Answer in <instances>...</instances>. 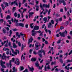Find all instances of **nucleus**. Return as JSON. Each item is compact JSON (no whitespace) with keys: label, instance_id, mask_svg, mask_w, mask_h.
Wrapping results in <instances>:
<instances>
[{"label":"nucleus","instance_id":"17","mask_svg":"<svg viewBox=\"0 0 72 72\" xmlns=\"http://www.w3.org/2000/svg\"><path fill=\"white\" fill-rule=\"evenodd\" d=\"M32 62H35L36 60V58H32L31 59Z\"/></svg>","mask_w":72,"mask_h":72},{"label":"nucleus","instance_id":"48","mask_svg":"<svg viewBox=\"0 0 72 72\" xmlns=\"http://www.w3.org/2000/svg\"><path fill=\"white\" fill-rule=\"evenodd\" d=\"M33 54L35 55H36V54H37V53L36 52V51L35 50L33 51Z\"/></svg>","mask_w":72,"mask_h":72},{"label":"nucleus","instance_id":"1","mask_svg":"<svg viewBox=\"0 0 72 72\" xmlns=\"http://www.w3.org/2000/svg\"><path fill=\"white\" fill-rule=\"evenodd\" d=\"M14 60H14V58H12V60H10V62H9V64L7 63L6 64L7 67H8V68L9 67V66H10V68H11V66H12V63H11V62H14Z\"/></svg>","mask_w":72,"mask_h":72},{"label":"nucleus","instance_id":"3","mask_svg":"<svg viewBox=\"0 0 72 72\" xmlns=\"http://www.w3.org/2000/svg\"><path fill=\"white\" fill-rule=\"evenodd\" d=\"M49 63H46V65L44 67V69L45 71H47L46 68L48 69H50V66L49 65Z\"/></svg>","mask_w":72,"mask_h":72},{"label":"nucleus","instance_id":"30","mask_svg":"<svg viewBox=\"0 0 72 72\" xmlns=\"http://www.w3.org/2000/svg\"><path fill=\"white\" fill-rule=\"evenodd\" d=\"M68 24H69V22L68 21H67L65 23V24L66 26H67Z\"/></svg>","mask_w":72,"mask_h":72},{"label":"nucleus","instance_id":"51","mask_svg":"<svg viewBox=\"0 0 72 72\" xmlns=\"http://www.w3.org/2000/svg\"><path fill=\"white\" fill-rule=\"evenodd\" d=\"M5 28H6V29L7 31H9V27H5Z\"/></svg>","mask_w":72,"mask_h":72},{"label":"nucleus","instance_id":"5","mask_svg":"<svg viewBox=\"0 0 72 72\" xmlns=\"http://www.w3.org/2000/svg\"><path fill=\"white\" fill-rule=\"evenodd\" d=\"M14 22L16 23L15 25L16 26H19V23H18V20H16V19H14Z\"/></svg>","mask_w":72,"mask_h":72},{"label":"nucleus","instance_id":"61","mask_svg":"<svg viewBox=\"0 0 72 72\" xmlns=\"http://www.w3.org/2000/svg\"><path fill=\"white\" fill-rule=\"evenodd\" d=\"M72 53V50H71L70 51V52L69 53L68 55H71V54Z\"/></svg>","mask_w":72,"mask_h":72},{"label":"nucleus","instance_id":"36","mask_svg":"<svg viewBox=\"0 0 72 72\" xmlns=\"http://www.w3.org/2000/svg\"><path fill=\"white\" fill-rule=\"evenodd\" d=\"M51 23L52 24H54V21H53V20H51Z\"/></svg>","mask_w":72,"mask_h":72},{"label":"nucleus","instance_id":"20","mask_svg":"<svg viewBox=\"0 0 72 72\" xmlns=\"http://www.w3.org/2000/svg\"><path fill=\"white\" fill-rule=\"evenodd\" d=\"M19 26H21L22 27H24V24L22 23H19Z\"/></svg>","mask_w":72,"mask_h":72},{"label":"nucleus","instance_id":"10","mask_svg":"<svg viewBox=\"0 0 72 72\" xmlns=\"http://www.w3.org/2000/svg\"><path fill=\"white\" fill-rule=\"evenodd\" d=\"M20 35L22 36V39H23V41H24V37H25V36H24V34H22V33H20Z\"/></svg>","mask_w":72,"mask_h":72},{"label":"nucleus","instance_id":"53","mask_svg":"<svg viewBox=\"0 0 72 72\" xmlns=\"http://www.w3.org/2000/svg\"><path fill=\"white\" fill-rule=\"evenodd\" d=\"M66 55V57H67L68 56V53L67 52L66 53H65L64 54V56H65Z\"/></svg>","mask_w":72,"mask_h":72},{"label":"nucleus","instance_id":"4","mask_svg":"<svg viewBox=\"0 0 72 72\" xmlns=\"http://www.w3.org/2000/svg\"><path fill=\"white\" fill-rule=\"evenodd\" d=\"M39 46H41V44H40L39 43L37 42H36V43L35 44V49L36 50H39Z\"/></svg>","mask_w":72,"mask_h":72},{"label":"nucleus","instance_id":"12","mask_svg":"<svg viewBox=\"0 0 72 72\" xmlns=\"http://www.w3.org/2000/svg\"><path fill=\"white\" fill-rule=\"evenodd\" d=\"M12 70L13 71L12 72H17V70L15 69V67H13L12 68Z\"/></svg>","mask_w":72,"mask_h":72},{"label":"nucleus","instance_id":"15","mask_svg":"<svg viewBox=\"0 0 72 72\" xmlns=\"http://www.w3.org/2000/svg\"><path fill=\"white\" fill-rule=\"evenodd\" d=\"M63 33V36H64V37H65L66 35H67V31H66V30H65V31L64 32H62Z\"/></svg>","mask_w":72,"mask_h":72},{"label":"nucleus","instance_id":"55","mask_svg":"<svg viewBox=\"0 0 72 72\" xmlns=\"http://www.w3.org/2000/svg\"><path fill=\"white\" fill-rule=\"evenodd\" d=\"M6 50H8L9 51V50L8 48H6L4 50V51H6Z\"/></svg>","mask_w":72,"mask_h":72},{"label":"nucleus","instance_id":"14","mask_svg":"<svg viewBox=\"0 0 72 72\" xmlns=\"http://www.w3.org/2000/svg\"><path fill=\"white\" fill-rule=\"evenodd\" d=\"M2 10H1V9L0 7V15H1V17L2 18H3V13H1V12Z\"/></svg>","mask_w":72,"mask_h":72},{"label":"nucleus","instance_id":"11","mask_svg":"<svg viewBox=\"0 0 72 72\" xmlns=\"http://www.w3.org/2000/svg\"><path fill=\"white\" fill-rule=\"evenodd\" d=\"M13 48H14V49H15L16 48H17V45H16L15 43H13Z\"/></svg>","mask_w":72,"mask_h":72},{"label":"nucleus","instance_id":"46","mask_svg":"<svg viewBox=\"0 0 72 72\" xmlns=\"http://www.w3.org/2000/svg\"><path fill=\"white\" fill-rule=\"evenodd\" d=\"M8 22H9V24H12V22H11V20H8Z\"/></svg>","mask_w":72,"mask_h":72},{"label":"nucleus","instance_id":"44","mask_svg":"<svg viewBox=\"0 0 72 72\" xmlns=\"http://www.w3.org/2000/svg\"><path fill=\"white\" fill-rule=\"evenodd\" d=\"M24 48V45H23V44H22V48H21V50H23Z\"/></svg>","mask_w":72,"mask_h":72},{"label":"nucleus","instance_id":"6","mask_svg":"<svg viewBox=\"0 0 72 72\" xmlns=\"http://www.w3.org/2000/svg\"><path fill=\"white\" fill-rule=\"evenodd\" d=\"M20 63V62L19 61V59L18 58H16V60L15 62V64H16L17 65V66H18L19 65V64Z\"/></svg>","mask_w":72,"mask_h":72},{"label":"nucleus","instance_id":"49","mask_svg":"<svg viewBox=\"0 0 72 72\" xmlns=\"http://www.w3.org/2000/svg\"><path fill=\"white\" fill-rule=\"evenodd\" d=\"M42 54V53H41L40 51H38V55H39V54Z\"/></svg>","mask_w":72,"mask_h":72},{"label":"nucleus","instance_id":"64","mask_svg":"<svg viewBox=\"0 0 72 72\" xmlns=\"http://www.w3.org/2000/svg\"><path fill=\"white\" fill-rule=\"evenodd\" d=\"M69 34L71 35V36H72V32L70 31L69 33Z\"/></svg>","mask_w":72,"mask_h":72},{"label":"nucleus","instance_id":"35","mask_svg":"<svg viewBox=\"0 0 72 72\" xmlns=\"http://www.w3.org/2000/svg\"><path fill=\"white\" fill-rule=\"evenodd\" d=\"M43 20L44 21H45L44 23H46L47 21V18H44L43 19Z\"/></svg>","mask_w":72,"mask_h":72},{"label":"nucleus","instance_id":"59","mask_svg":"<svg viewBox=\"0 0 72 72\" xmlns=\"http://www.w3.org/2000/svg\"><path fill=\"white\" fill-rule=\"evenodd\" d=\"M6 18H10V16L9 15H8L7 16V17Z\"/></svg>","mask_w":72,"mask_h":72},{"label":"nucleus","instance_id":"18","mask_svg":"<svg viewBox=\"0 0 72 72\" xmlns=\"http://www.w3.org/2000/svg\"><path fill=\"white\" fill-rule=\"evenodd\" d=\"M35 64L36 67H39V66H40V64H39V62L38 61H37Z\"/></svg>","mask_w":72,"mask_h":72},{"label":"nucleus","instance_id":"19","mask_svg":"<svg viewBox=\"0 0 72 72\" xmlns=\"http://www.w3.org/2000/svg\"><path fill=\"white\" fill-rule=\"evenodd\" d=\"M29 69L30 71H31V72H33V71L34 70V68H33L32 67V68H30Z\"/></svg>","mask_w":72,"mask_h":72},{"label":"nucleus","instance_id":"29","mask_svg":"<svg viewBox=\"0 0 72 72\" xmlns=\"http://www.w3.org/2000/svg\"><path fill=\"white\" fill-rule=\"evenodd\" d=\"M33 24V23H32L31 24H30V26L31 28H33V26H32Z\"/></svg>","mask_w":72,"mask_h":72},{"label":"nucleus","instance_id":"38","mask_svg":"<svg viewBox=\"0 0 72 72\" xmlns=\"http://www.w3.org/2000/svg\"><path fill=\"white\" fill-rule=\"evenodd\" d=\"M39 51H40V52L41 53H43V52H44L45 51V50H44L42 49L40 50H39Z\"/></svg>","mask_w":72,"mask_h":72},{"label":"nucleus","instance_id":"52","mask_svg":"<svg viewBox=\"0 0 72 72\" xmlns=\"http://www.w3.org/2000/svg\"><path fill=\"white\" fill-rule=\"evenodd\" d=\"M3 21H4V19H1L0 20V22H3Z\"/></svg>","mask_w":72,"mask_h":72},{"label":"nucleus","instance_id":"41","mask_svg":"<svg viewBox=\"0 0 72 72\" xmlns=\"http://www.w3.org/2000/svg\"><path fill=\"white\" fill-rule=\"evenodd\" d=\"M14 16L15 17H17V12H15L14 13Z\"/></svg>","mask_w":72,"mask_h":72},{"label":"nucleus","instance_id":"42","mask_svg":"<svg viewBox=\"0 0 72 72\" xmlns=\"http://www.w3.org/2000/svg\"><path fill=\"white\" fill-rule=\"evenodd\" d=\"M23 72H28V70L27 69H26L25 70L23 71Z\"/></svg>","mask_w":72,"mask_h":72},{"label":"nucleus","instance_id":"26","mask_svg":"<svg viewBox=\"0 0 72 72\" xmlns=\"http://www.w3.org/2000/svg\"><path fill=\"white\" fill-rule=\"evenodd\" d=\"M59 33L60 34V36H61L62 37H64V35H63V32L62 33H61L60 32Z\"/></svg>","mask_w":72,"mask_h":72},{"label":"nucleus","instance_id":"56","mask_svg":"<svg viewBox=\"0 0 72 72\" xmlns=\"http://www.w3.org/2000/svg\"><path fill=\"white\" fill-rule=\"evenodd\" d=\"M50 12H51V9H50L49 10V11L48 12V15L50 14Z\"/></svg>","mask_w":72,"mask_h":72},{"label":"nucleus","instance_id":"2","mask_svg":"<svg viewBox=\"0 0 72 72\" xmlns=\"http://www.w3.org/2000/svg\"><path fill=\"white\" fill-rule=\"evenodd\" d=\"M10 56L6 57L5 55V53H3V56L1 57L2 60H4V59L5 60H6V58L8 59V60H9V58Z\"/></svg>","mask_w":72,"mask_h":72},{"label":"nucleus","instance_id":"28","mask_svg":"<svg viewBox=\"0 0 72 72\" xmlns=\"http://www.w3.org/2000/svg\"><path fill=\"white\" fill-rule=\"evenodd\" d=\"M35 6L36 7V10L37 11H38V10H39V6H37V4H36Z\"/></svg>","mask_w":72,"mask_h":72},{"label":"nucleus","instance_id":"32","mask_svg":"<svg viewBox=\"0 0 72 72\" xmlns=\"http://www.w3.org/2000/svg\"><path fill=\"white\" fill-rule=\"evenodd\" d=\"M59 61L61 63H63V60L62 58L59 59Z\"/></svg>","mask_w":72,"mask_h":72},{"label":"nucleus","instance_id":"16","mask_svg":"<svg viewBox=\"0 0 72 72\" xmlns=\"http://www.w3.org/2000/svg\"><path fill=\"white\" fill-rule=\"evenodd\" d=\"M1 66L3 68H6V66L4 64H3V63L1 62Z\"/></svg>","mask_w":72,"mask_h":72},{"label":"nucleus","instance_id":"13","mask_svg":"<svg viewBox=\"0 0 72 72\" xmlns=\"http://www.w3.org/2000/svg\"><path fill=\"white\" fill-rule=\"evenodd\" d=\"M1 6L2 7V9H3V10H4V9L6 7V6H5L4 4H1Z\"/></svg>","mask_w":72,"mask_h":72},{"label":"nucleus","instance_id":"40","mask_svg":"<svg viewBox=\"0 0 72 72\" xmlns=\"http://www.w3.org/2000/svg\"><path fill=\"white\" fill-rule=\"evenodd\" d=\"M1 62L3 64H5V62H3V61H2V60H1Z\"/></svg>","mask_w":72,"mask_h":72},{"label":"nucleus","instance_id":"37","mask_svg":"<svg viewBox=\"0 0 72 72\" xmlns=\"http://www.w3.org/2000/svg\"><path fill=\"white\" fill-rule=\"evenodd\" d=\"M62 1V3H63L64 5H66V3L64 0H63Z\"/></svg>","mask_w":72,"mask_h":72},{"label":"nucleus","instance_id":"9","mask_svg":"<svg viewBox=\"0 0 72 72\" xmlns=\"http://www.w3.org/2000/svg\"><path fill=\"white\" fill-rule=\"evenodd\" d=\"M34 29L36 31H37V30H39V26H34Z\"/></svg>","mask_w":72,"mask_h":72},{"label":"nucleus","instance_id":"58","mask_svg":"<svg viewBox=\"0 0 72 72\" xmlns=\"http://www.w3.org/2000/svg\"><path fill=\"white\" fill-rule=\"evenodd\" d=\"M67 62L68 63V62H71V60H67Z\"/></svg>","mask_w":72,"mask_h":72},{"label":"nucleus","instance_id":"33","mask_svg":"<svg viewBox=\"0 0 72 72\" xmlns=\"http://www.w3.org/2000/svg\"><path fill=\"white\" fill-rule=\"evenodd\" d=\"M15 10H16V9H15V7H13L12 9L13 12H14L15 11Z\"/></svg>","mask_w":72,"mask_h":72},{"label":"nucleus","instance_id":"25","mask_svg":"<svg viewBox=\"0 0 72 72\" xmlns=\"http://www.w3.org/2000/svg\"><path fill=\"white\" fill-rule=\"evenodd\" d=\"M52 25V24H51V22H50L49 23V24L48 25V28H50Z\"/></svg>","mask_w":72,"mask_h":72},{"label":"nucleus","instance_id":"50","mask_svg":"<svg viewBox=\"0 0 72 72\" xmlns=\"http://www.w3.org/2000/svg\"><path fill=\"white\" fill-rule=\"evenodd\" d=\"M32 14H33V12H30L29 13V15H32Z\"/></svg>","mask_w":72,"mask_h":72},{"label":"nucleus","instance_id":"45","mask_svg":"<svg viewBox=\"0 0 72 72\" xmlns=\"http://www.w3.org/2000/svg\"><path fill=\"white\" fill-rule=\"evenodd\" d=\"M60 42H61V40H59L57 42V44H60Z\"/></svg>","mask_w":72,"mask_h":72},{"label":"nucleus","instance_id":"31","mask_svg":"<svg viewBox=\"0 0 72 72\" xmlns=\"http://www.w3.org/2000/svg\"><path fill=\"white\" fill-rule=\"evenodd\" d=\"M20 68L21 69L20 71H23V70L24 69V68H23V66H20Z\"/></svg>","mask_w":72,"mask_h":72},{"label":"nucleus","instance_id":"54","mask_svg":"<svg viewBox=\"0 0 72 72\" xmlns=\"http://www.w3.org/2000/svg\"><path fill=\"white\" fill-rule=\"evenodd\" d=\"M63 1H61V0H60L59 1V3L61 4V3H63Z\"/></svg>","mask_w":72,"mask_h":72},{"label":"nucleus","instance_id":"24","mask_svg":"<svg viewBox=\"0 0 72 72\" xmlns=\"http://www.w3.org/2000/svg\"><path fill=\"white\" fill-rule=\"evenodd\" d=\"M33 40V39H31H31H29L28 40V44H30V43L31 42H32V40Z\"/></svg>","mask_w":72,"mask_h":72},{"label":"nucleus","instance_id":"22","mask_svg":"<svg viewBox=\"0 0 72 72\" xmlns=\"http://www.w3.org/2000/svg\"><path fill=\"white\" fill-rule=\"evenodd\" d=\"M2 31L3 32V33H6V30L4 28H3L2 30Z\"/></svg>","mask_w":72,"mask_h":72},{"label":"nucleus","instance_id":"8","mask_svg":"<svg viewBox=\"0 0 72 72\" xmlns=\"http://www.w3.org/2000/svg\"><path fill=\"white\" fill-rule=\"evenodd\" d=\"M17 0H16V1H15L14 2H12L11 3V5L12 6L13 5V4H15V5H16L17 6H18V3L17 1Z\"/></svg>","mask_w":72,"mask_h":72},{"label":"nucleus","instance_id":"23","mask_svg":"<svg viewBox=\"0 0 72 72\" xmlns=\"http://www.w3.org/2000/svg\"><path fill=\"white\" fill-rule=\"evenodd\" d=\"M9 32L10 35H9V36H11V35L12 34V33H13V31L12 30H10Z\"/></svg>","mask_w":72,"mask_h":72},{"label":"nucleus","instance_id":"7","mask_svg":"<svg viewBox=\"0 0 72 72\" xmlns=\"http://www.w3.org/2000/svg\"><path fill=\"white\" fill-rule=\"evenodd\" d=\"M8 45L11 48V50H12V53L14 52V50L12 48V46H11V42H9L8 43Z\"/></svg>","mask_w":72,"mask_h":72},{"label":"nucleus","instance_id":"21","mask_svg":"<svg viewBox=\"0 0 72 72\" xmlns=\"http://www.w3.org/2000/svg\"><path fill=\"white\" fill-rule=\"evenodd\" d=\"M4 4L5 5L6 7V6H9V4H8V3L6 2H3Z\"/></svg>","mask_w":72,"mask_h":72},{"label":"nucleus","instance_id":"60","mask_svg":"<svg viewBox=\"0 0 72 72\" xmlns=\"http://www.w3.org/2000/svg\"><path fill=\"white\" fill-rule=\"evenodd\" d=\"M32 50L31 49L30 50L29 53L30 54H31L32 53Z\"/></svg>","mask_w":72,"mask_h":72},{"label":"nucleus","instance_id":"27","mask_svg":"<svg viewBox=\"0 0 72 72\" xmlns=\"http://www.w3.org/2000/svg\"><path fill=\"white\" fill-rule=\"evenodd\" d=\"M42 7H44L45 8H47V4H43L42 5Z\"/></svg>","mask_w":72,"mask_h":72},{"label":"nucleus","instance_id":"39","mask_svg":"<svg viewBox=\"0 0 72 72\" xmlns=\"http://www.w3.org/2000/svg\"><path fill=\"white\" fill-rule=\"evenodd\" d=\"M12 53H13V54H14V55H17V52H15L14 51V52H13Z\"/></svg>","mask_w":72,"mask_h":72},{"label":"nucleus","instance_id":"43","mask_svg":"<svg viewBox=\"0 0 72 72\" xmlns=\"http://www.w3.org/2000/svg\"><path fill=\"white\" fill-rule=\"evenodd\" d=\"M13 31L14 32H15V31H17L18 30H17V29H12Z\"/></svg>","mask_w":72,"mask_h":72},{"label":"nucleus","instance_id":"63","mask_svg":"<svg viewBox=\"0 0 72 72\" xmlns=\"http://www.w3.org/2000/svg\"><path fill=\"white\" fill-rule=\"evenodd\" d=\"M1 71H2V72H5V71H4V69L3 68H1Z\"/></svg>","mask_w":72,"mask_h":72},{"label":"nucleus","instance_id":"47","mask_svg":"<svg viewBox=\"0 0 72 72\" xmlns=\"http://www.w3.org/2000/svg\"><path fill=\"white\" fill-rule=\"evenodd\" d=\"M18 45L19 46H21V42H18Z\"/></svg>","mask_w":72,"mask_h":72},{"label":"nucleus","instance_id":"34","mask_svg":"<svg viewBox=\"0 0 72 72\" xmlns=\"http://www.w3.org/2000/svg\"><path fill=\"white\" fill-rule=\"evenodd\" d=\"M23 57V60H24V59L25 58V57L24 56H23V55H22V56H21V60H22V58Z\"/></svg>","mask_w":72,"mask_h":72},{"label":"nucleus","instance_id":"62","mask_svg":"<svg viewBox=\"0 0 72 72\" xmlns=\"http://www.w3.org/2000/svg\"><path fill=\"white\" fill-rule=\"evenodd\" d=\"M55 15L56 17H58L59 16V14H56Z\"/></svg>","mask_w":72,"mask_h":72},{"label":"nucleus","instance_id":"57","mask_svg":"<svg viewBox=\"0 0 72 72\" xmlns=\"http://www.w3.org/2000/svg\"><path fill=\"white\" fill-rule=\"evenodd\" d=\"M39 55V57H40V58H42V54H40L39 55Z\"/></svg>","mask_w":72,"mask_h":72}]
</instances>
